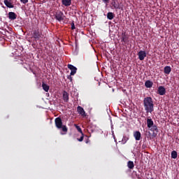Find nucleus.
Returning <instances> with one entry per match:
<instances>
[{"label":"nucleus","instance_id":"nucleus-1","mask_svg":"<svg viewBox=\"0 0 179 179\" xmlns=\"http://www.w3.org/2000/svg\"><path fill=\"white\" fill-rule=\"evenodd\" d=\"M143 106L147 114L149 113H152L155 111V104H153L152 97H145L143 100Z\"/></svg>","mask_w":179,"mask_h":179},{"label":"nucleus","instance_id":"nucleus-2","mask_svg":"<svg viewBox=\"0 0 179 179\" xmlns=\"http://www.w3.org/2000/svg\"><path fill=\"white\" fill-rule=\"evenodd\" d=\"M55 127L58 129H62V131L63 132H65L64 134H66V132H68V127H66V125H62V119H61V117H58L55 118Z\"/></svg>","mask_w":179,"mask_h":179},{"label":"nucleus","instance_id":"nucleus-3","mask_svg":"<svg viewBox=\"0 0 179 179\" xmlns=\"http://www.w3.org/2000/svg\"><path fill=\"white\" fill-rule=\"evenodd\" d=\"M32 37L36 40V41H38L40 38H43L44 37V35L43 34V31L37 29L33 31Z\"/></svg>","mask_w":179,"mask_h":179},{"label":"nucleus","instance_id":"nucleus-4","mask_svg":"<svg viewBox=\"0 0 179 179\" xmlns=\"http://www.w3.org/2000/svg\"><path fill=\"white\" fill-rule=\"evenodd\" d=\"M55 18L58 22H63V20H65V15L62 11H57L55 15Z\"/></svg>","mask_w":179,"mask_h":179},{"label":"nucleus","instance_id":"nucleus-5","mask_svg":"<svg viewBox=\"0 0 179 179\" xmlns=\"http://www.w3.org/2000/svg\"><path fill=\"white\" fill-rule=\"evenodd\" d=\"M149 129L152 132L153 138H156V136H157V134H159V129H157V126L154 124L152 127H150Z\"/></svg>","mask_w":179,"mask_h":179},{"label":"nucleus","instance_id":"nucleus-6","mask_svg":"<svg viewBox=\"0 0 179 179\" xmlns=\"http://www.w3.org/2000/svg\"><path fill=\"white\" fill-rule=\"evenodd\" d=\"M68 68L71 71L70 73L71 76H73L76 73V71H78V69L72 64H68Z\"/></svg>","mask_w":179,"mask_h":179},{"label":"nucleus","instance_id":"nucleus-7","mask_svg":"<svg viewBox=\"0 0 179 179\" xmlns=\"http://www.w3.org/2000/svg\"><path fill=\"white\" fill-rule=\"evenodd\" d=\"M77 112L81 115L82 117H86V112L85 111V109L82 108L81 106L77 107Z\"/></svg>","mask_w":179,"mask_h":179},{"label":"nucleus","instance_id":"nucleus-8","mask_svg":"<svg viewBox=\"0 0 179 179\" xmlns=\"http://www.w3.org/2000/svg\"><path fill=\"white\" fill-rule=\"evenodd\" d=\"M138 56L140 61H143V59L146 58V52L141 50L140 52H138Z\"/></svg>","mask_w":179,"mask_h":179},{"label":"nucleus","instance_id":"nucleus-9","mask_svg":"<svg viewBox=\"0 0 179 179\" xmlns=\"http://www.w3.org/2000/svg\"><path fill=\"white\" fill-rule=\"evenodd\" d=\"M157 92L159 96H164V94H166V88H164L163 86H159L158 87Z\"/></svg>","mask_w":179,"mask_h":179},{"label":"nucleus","instance_id":"nucleus-10","mask_svg":"<svg viewBox=\"0 0 179 179\" xmlns=\"http://www.w3.org/2000/svg\"><path fill=\"white\" fill-rule=\"evenodd\" d=\"M17 18V15H16L15 13L14 12L8 13V19H10V20H16Z\"/></svg>","mask_w":179,"mask_h":179},{"label":"nucleus","instance_id":"nucleus-11","mask_svg":"<svg viewBox=\"0 0 179 179\" xmlns=\"http://www.w3.org/2000/svg\"><path fill=\"white\" fill-rule=\"evenodd\" d=\"M128 35H127V34H125V32L122 33V37H121V40L122 43H124V44H127V43H128Z\"/></svg>","mask_w":179,"mask_h":179},{"label":"nucleus","instance_id":"nucleus-12","mask_svg":"<svg viewBox=\"0 0 179 179\" xmlns=\"http://www.w3.org/2000/svg\"><path fill=\"white\" fill-rule=\"evenodd\" d=\"M63 100L65 103H68V101H69V94L66 91L63 92Z\"/></svg>","mask_w":179,"mask_h":179},{"label":"nucleus","instance_id":"nucleus-13","mask_svg":"<svg viewBox=\"0 0 179 179\" xmlns=\"http://www.w3.org/2000/svg\"><path fill=\"white\" fill-rule=\"evenodd\" d=\"M62 3L64 6H71L72 5V0H62Z\"/></svg>","mask_w":179,"mask_h":179},{"label":"nucleus","instance_id":"nucleus-14","mask_svg":"<svg viewBox=\"0 0 179 179\" xmlns=\"http://www.w3.org/2000/svg\"><path fill=\"white\" fill-rule=\"evenodd\" d=\"M141 131H135L134 133V137L135 138L136 141H141Z\"/></svg>","mask_w":179,"mask_h":179},{"label":"nucleus","instance_id":"nucleus-15","mask_svg":"<svg viewBox=\"0 0 179 179\" xmlns=\"http://www.w3.org/2000/svg\"><path fill=\"white\" fill-rule=\"evenodd\" d=\"M155 125V123L153 122V120L152 119H147V126L148 128H152Z\"/></svg>","mask_w":179,"mask_h":179},{"label":"nucleus","instance_id":"nucleus-16","mask_svg":"<svg viewBox=\"0 0 179 179\" xmlns=\"http://www.w3.org/2000/svg\"><path fill=\"white\" fill-rule=\"evenodd\" d=\"M164 72L166 75H170V72H171V67L166 66L164 69Z\"/></svg>","mask_w":179,"mask_h":179},{"label":"nucleus","instance_id":"nucleus-17","mask_svg":"<svg viewBox=\"0 0 179 179\" xmlns=\"http://www.w3.org/2000/svg\"><path fill=\"white\" fill-rule=\"evenodd\" d=\"M145 87H148V88L152 87V86H153V82H152V81H150V80H147V81H145Z\"/></svg>","mask_w":179,"mask_h":179},{"label":"nucleus","instance_id":"nucleus-18","mask_svg":"<svg viewBox=\"0 0 179 179\" xmlns=\"http://www.w3.org/2000/svg\"><path fill=\"white\" fill-rule=\"evenodd\" d=\"M127 167L130 169V170H134V167H135V165L134 164V162L129 161L127 162Z\"/></svg>","mask_w":179,"mask_h":179},{"label":"nucleus","instance_id":"nucleus-19","mask_svg":"<svg viewBox=\"0 0 179 179\" xmlns=\"http://www.w3.org/2000/svg\"><path fill=\"white\" fill-rule=\"evenodd\" d=\"M4 4L6 5V6H7V8H13V5L12 4V3H10V1L8 0H4Z\"/></svg>","mask_w":179,"mask_h":179},{"label":"nucleus","instance_id":"nucleus-20","mask_svg":"<svg viewBox=\"0 0 179 179\" xmlns=\"http://www.w3.org/2000/svg\"><path fill=\"white\" fill-rule=\"evenodd\" d=\"M107 19L113 20L114 19V13L109 12L107 13Z\"/></svg>","mask_w":179,"mask_h":179},{"label":"nucleus","instance_id":"nucleus-21","mask_svg":"<svg viewBox=\"0 0 179 179\" xmlns=\"http://www.w3.org/2000/svg\"><path fill=\"white\" fill-rule=\"evenodd\" d=\"M42 87L43 90L45 92H48V90H50V86H48L47 84L44 83H42Z\"/></svg>","mask_w":179,"mask_h":179},{"label":"nucleus","instance_id":"nucleus-22","mask_svg":"<svg viewBox=\"0 0 179 179\" xmlns=\"http://www.w3.org/2000/svg\"><path fill=\"white\" fill-rule=\"evenodd\" d=\"M111 5H113L115 9H118L120 8V6L117 4V2L115 1V0H113Z\"/></svg>","mask_w":179,"mask_h":179},{"label":"nucleus","instance_id":"nucleus-23","mask_svg":"<svg viewBox=\"0 0 179 179\" xmlns=\"http://www.w3.org/2000/svg\"><path fill=\"white\" fill-rule=\"evenodd\" d=\"M177 156H178L177 151H176V150L172 151V152H171V158L172 159H177Z\"/></svg>","mask_w":179,"mask_h":179},{"label":"nucleus","instance_id":"nucleus-24","mask_svg":"<svg viewBox=\"0 0 179 179\" xmlns=\"http://www.w3.org/2000/svg\"><path fill=\"white\" fill-rule=\"evenodd\" d=\"M84 138H85V134H83V133H82L80 138H77V141H78V142H83Z\"/></svg>","mask_w":179,"mask_h":179},{"label":"nucleus","instance_id":"nucleus-25","mask_svg":"<svg viewBox=\"0 0 179 179\" xmlns=\"http://www.w3.org/2000/svg\"><path fill=\"white\" fill-rule=\"evenodd\" d=\"M75 127L77 131L80 132V134H83V131H82V129L80 128V127L78 126L77 124H75Z\"/></svg>","mask_w":179,"mask_h":179},{"label":"nucleus","instance_id":"nucleus-26","mask_svg":"<svg viewBox=\"0 0 179 179\" xmlns=\"http://www.w3.org/2000/svg\"><path fill=\"white\" fill-rule=\"evenodd\" d=\"M128 141V138L127 137H123L122 140V142L123 144H125L127 143V141Z\"/></svg>","mask_w":179,"mask_h":179},{"label":"nucleus","instance_id":"nucleus-27","mask_svg":"<svg viewBox=\"0 0 179 179\" xmlns=\"http://www.w3.org/2000/svg\"><path fill=\"white\" fill-rule=\"evenodd\" d=\"M21 3H24V5H26L29 2V0H20Z\"/></svg>","mask_w":179,"mask_h":179},{"label":"nucleus","instance_id":"nucleus-28","mask_svg":"<svg viewBox=\"0 0 179 179\" xmlns=\"http://www.w3.org/2000/svg\"><path fill=\"white\" fill-rule=\"evenodd\" d=\"M76 27H75V23L73 22L71 23V30H75Z\"/></svg>","mask_w":179,"mask_h":179},{"label":"nucleus","instance_id":"nucleus-29","mask_svg":"<svg viewBox=\"0 0 179 179\" xmlns=\"http://www.w3.org/2000/svg\"><path fill=\"white\" fill-rule=\"evenodd\" d=\"M102 1L103 2V3H106V5H108V3H110V0H102Z\"/></svg>","mask_w":179,"mask_h":179},{"label":"nucleus","instance_id":"nucleus-30","mask_svg":"<svg viewBox=\"0 0 179 179\" xmlns=\"http://www.w3.org/2000/svg\"><path fill=\"white\" fill-rule=\"evenodd\" d=\"M67 79H69V80H71V82H72V80H73L72 76H69L67 77Z\"/></svg>","mask_w":179,"mask_h":179},{"label":"nucleus","instance_id":"nucleus-31","mask_svg":"<svg viewBox=\"0 0 179 179\" xmlns=\"http://www.w3.org/2000/svg\"><path fill=\"white\" fill-rule=\"evenodd\" d=\"M86 143H89V141H86Z\"/></svg>","mask_w":179,"mask_h":179},{"label":"nucleus","instance_id":"nucleus-32","mask_svg":"<svg viewBox=\"0 0 179 179\" xmlns=\"http://www.w3.org/2000/svg\"><path fill=\"white\" fill-rule=\"evenodd\" d=\"M86 143H89V141H86Z\"/></svg>","mask_w":179,"mask_h":179},{"label":"nucleus","instance_id":"nucleus-33","mask_svg":"<svg viewBox=\"0 0 179 179\" xmlns=\"http://www.w3.org/2000/svg\"><path fill=\"white\" fill-rule=\"evenodd\" d=\"M148 179H149V178H148ZM150 179H153V178H150Z\"/></svg>","mask_w":179,"mask_h":179}]
</instances>
